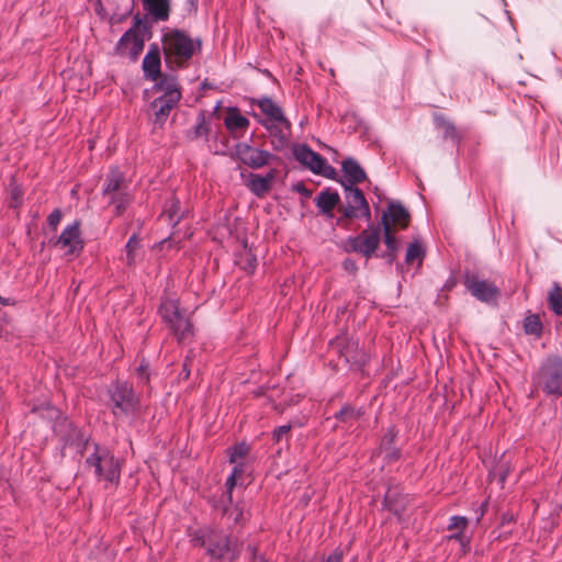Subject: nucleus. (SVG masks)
<instances>
[{
	"mask_svg": "<svg viewBox=\"0 0 562 562\" xmlns=\"http://www.w3.org/2000/svg\"><path fill=\"white\" fill-rule=\"evenodd\" d=\"M195 541L206 548L207 554L221 562H234L238 557V550L229 540L228 535L221 530H209L196 536Z\"/></svg>",
	"mask_w": 562,
	"mask_h": 562,
	"instance_id": "6",
	"label": "nucleus"
},
{
	"mask_svg": "<svg viewBox=\"0 0 562 562\" xmlns=\"http://www.w3.org/2000/svg\"><path fill=\"white\" fill-rule=\"evenodd\" d=\"M170 330L179 341H184L193 336V325L184 314L171 325Z\"/></svg>",
	"mask_w": 562,
	"mask_h": 562,
	"instance_id": "25",
	"label": "nucleus"
},
{
	"mask_svg": "<svg viewBox=\"0 0 562 562\" xmlns=\"http://www.w3.org/2000/svg\"><path fill=\"white\" fill-rule=\"evenodd\" d=\"M296 190H297L299 192L304 193V194H308V193H310L303 183L297 184V186H296Z\"/></svg>",
	"mask_w": 562,
	"mask_h": 562,
	"instance_id": "50",
	"label": "nucleus"
},
{
	"mask_svg": "<svg viewBox=\"0 0 562 562\" xmlns=\"http://www.w3.org/2000/svg\"><path fill=\"white\" fill-rule=\"evenodd\" d=\"M257 106L266 116L260 121L261 125L266 127L270 134L277 139L278 145L274 148L283 147L286 143V135L291 130V123L283 113V110L270 98H261L256 101Z\"/></svg>",
	"mask_w": 562,
	"mask_h": 562,
	"instance_id": "4",
	"label": "nucleus"
},
{
	"mask_svg": "<svg viewBox=\"0 0 562 562\" xmlns=\"http://www.w3.org/2000/svg\"><path fill=\"white\" fill-rule=\"evenodd\" d=\"M398 457L397 452L391 453L390 459H396Z\"/></svg>",
	"mask_w": 562,
	"mask_h": 562,
	"instance_id": "54",
	"label": "nucleus"
},
{
	"mask_svg": "<svg viewBox=\"0 0 562 562\" xmlns=\"http://www.w3.org/2000/svg\"><path fill=\"white\" fill-rule=\"evenodd\" d=\"M245 258H246L247 263L244 266V269L251 273L256 268L257 259L254 256H251L250 254H247L245 256Z\"/></svg>",
	"mask_w": 562,
	"mask_h": 562,
	"instance_id": "45",
	"label": "nucleus"
},
{
	"mask_svg": "<svg viewBox=\"0 0 562 562\" xmlns=\"http://www.w3.org/2000/svg\"><path fill=\"white\" fill-rule=\"evenodd\" d=\"M468 525V519L463 516H452L448 525L449 530H458L457 533L451 535L450 539L462 541L464 539L463 530Z\"/></svg>",
	"mask_w": 562,
	"mask_h": 562,
	"instance_id": "33",
	"label": "nucleus"
},
{
	"mask_svg": "<svg viewBox=\"0 0 562 562\" xmlns=\"http://www.w3.org/2000/svg\"><path fill=\"white\" fill-rule=\"evenodd\" d=\"M249 452V447L246 443H239L233 448L229 461L236 463L239 459H243Z\"/></svg>",
	"mask_w": 562,
	"mask_h": 562,
	"instance_id": "38",
	"label": "nucleus"
},
{
	"mask_svg": "<svg viewBox=\"0 0 562 562\" xmlns=\"http://www.w3.org/2000/svg\"><path fill=\"white\" fill-rule=\"evenodd\" d=\"M293 155L300 164L304 165L314 173L322 175L328 179H335V168L328 165L323 156L312 150L307 145L295 146Z\"/></svg>",
	"mask_w": 562,
	"mask_h": 562,
	"instance_id": "11",
	"label": "nucleus"
},
{
	"mask_svg": "<svg viewBox=\"0 0 562 562\" xmlns=\"http://www.w3.org/2000/svg\"><path fill=\"white\" fill-rule=\"evenodd\" d=\"M542 330V325L537 316H529L525 321V331L527 334L539 335Z\"/></svg>",
	"mask_w": 562,
	"mask_h": 562,
	"instance_id": "36",
	"label": "nucleus"
},
{
	"mask_svg": "<svg viewBox=\"0 0 562 562\" xmlns=\"http://www.w3.org/2000/svg\"><path fill=\"white\" fill-rule=\"evenodd\" d=\"M409 221V212L401 203L391 202L382 214L381 228H384V223H386L390 228L395 231L397 227L404 229L408 226Z\"/></svg>",
	"mask_w": 562,
	"mask_h": 562,
	"instance_id": "16",
	"label": "nucleus"
},
{
	"mask_svg": "<svg viewBox=\"0 0 562 562\" xmlns=\"http://www.w3.org/2000/svg\"><path fill=\"white\" fill-rule=\"evenodd\" d=\"M151 92L156 97L149 103V110L153 113L154 123L161 126L181 99L180 86L175 76L164 75L159 81L155 82Z\"/></svg>",
	"mask_w": 562,
	"mask_h": 562,
	"instance_id": "3",
	"label": "nucleus"
},
{
	"mask_svg": "<svg viewBox=\"0 0 562 562\" xmlns=\"http://www.w3.org/2000/svg\"><path fill=\"white\" fill-rule=\"evenodd\" d=\"M190 2L191 5H196L198 4V0H188Z\"/></svg>",
	"mask_w": 562,
	"mask_h": 562,
	"instance_id": "55",
	"label": "nucleus"
},
{
	"mask_svg": "<svg viewBox=\"0 0 562 562\" xmlns=\"http://www.w3.org/2000/svg\"><path fill=\"white\" fill-rule=\"evenodd\" d=\"M380 226H369L357 236H350L345 243L346 251L357 252L371 258L380 245Z\"/></svg>",
	"mask_w": 562,
	"mask_h": 562,
	"instance_id": "10",
	"label": "nucleus"
},
{
	"mask_svg": "<svg viewBox=\"0 0 562 562\" xmlns=\"http://www.w3.org/2000/svg\"><path fill=\"white\" fill-rule=\"evenodd\" d=\"M342 172L346 180H342L346 184L356 187L357 183H361L366 180L367 175L362 167L352 158H347L341 164Z\"/></svg>",
	"mask_w": 562,
	"mask_h": 562,
	"instance_id": "22",
	"label": "nucleus"
},
{
	"mask_svg": "<svg viewBox=\"0 0 562 562\" xmlns=\"http://www.w3.org/2000/svg\"><path fill=\"white\" fill-rule=\"evenodd\" d=\"M513 519H514L513 515L504 514L502 516V525L509 524L513 521Z\"/></svg>",
	"mask_w": 562,
	"mask_h": 562,
	"instance_id": "49",
	"label": "nucleus"
},
{
	"mask_svg": "<svg viewBox=\"0 0 562 562\" xmlns=\"http://www.w3.org/2000/svg\"><path fill=\"white\" fill-rule=\"evenodd\" d=\"M49 244L64 251L67 258H76L81 255L85 241L81 236L80 222L75 221L67 225L57 238H52Z\"/></svg>",
	"mask_w": 562,
	"mask_h": 562,
	"instance_id": "9",
	"label": "nucleus"
},
{
	"mask_svg": "<svg viewBox=\"0 0 562 562\" xmlns=\"http://www.w3.org/2000/svg\"><path fill=\"white\" fill-rule=\"evenodd\" d=\"M143 9L156 22H165L170 16V0H142Z\"/></svg>",
	"mask_w": 562,
	"mask_h": 562,
	"instance_id": "19",
	"label": "nucleus"
},
{
	"mask_svg": "<svg viewBox=\"0 0 562 562\" xmlns=\"http://www.w3.org/2000/svg\"><path fill=\"white\" fill-rule=\"evenodd\" d=\"M159 314L169 328H171V325L183 315L180 311L179 302L172 299H166L161 302Z\"/></svg>",
	"mask_w": 562,
	"mask_h": 562,
	"instance_id": "24",
	"label": "nucleus"
},
{
	"mask_svg": "<svg viewBox=\"0 0 562 562\" xmlns=\"http://www.w3.org/2000/svg\"><path fill=\"white\" fill-rule=\"evenodd\" d=\"M383 236H384V244L387 248L386 257L392 262L396 258V254L400 249V241L397 240L395 233L396 231L393 228H390L386 223H384Z\"/></svg>",
	"mask_w": 562,
	"mask_h": 562,
	"instance_id": "27",
	"label": "nucleus"
},
{
	"mask_svg": "<svg viewBox=\"0 0 562 562\" xmlns=\"http://www.w3.org/2000/svg\"><path fill=\"white\" fill-rule=\"evenodd\" d=\"M179 211H180V201L177 198L172 196L170 199V201L167 202V204L162 211V216L167 217L169 224H171L172 226H176L182 217V215H179Z\"/></svg>",
	"mask_w": 562,
	"mask_h": 562,
	"instance_id": "28",
	"label": "nucleus"
},
{
	"mask_svg": "<svg viewBox=\"0 0 562 562\" xmlns=\"http://www.w3.org/2000/svg\"><path fill=\"white\" fill-rule=\"evenodd\" d=\"M144 49V40L135 29L127 30L115 46L117 55L126 56L132 60H136Z\"/></svg>",
	"mask_w": 562,
	"mask_h": 562,
	"instance_id": "15",
	"label": "nucleus"
},
{
	"mask_svg": "<svg viewBox=\"0 0 562 562\" xmlns=\"http://www.w3.org/2000/svg\"><path fill=\"white\" fill-rule=\"evenodd\" d=\"M425 254L426 252L423 245L418 240H415L412 244H409L407 248L405 261L407 265H413L415 261H417V265L422 266V262L425 258Z\"/></svg>",
	"mask_w": 562,
	"mask_h": 562,
	"instance_id": "29",
	"label": "nucleus"
},
{
	"mask_svg": "<svg viewBox=\"0 0 562 562\" xmlns=\"http://www.w3.org/2000/svg\"><path fill=\"white\" fill-rule=\"evenodd\" d=\"M324 562H342V552L335 550L330 553Z\"/></svg>",
	"mask_w": 562,
	"mask_h": 562,
	"instance_id": "46",
	"label": "nucleus"
},
{
	"mask_svg": "<svg viewBox=\"0 0 562 562\" xmlns=\"http://www.w3.org/2000/svg\"><path fill=\"white\" fill-rule=\"evenodd\" d=\"M435 122L438 128L443 132V137L452 140L459 139V134L454 125L443 115H436Z\"/></svg>",
	"mask_w": 562,
	"mask_h": 562,
	"instance_id": "31",
	"label": "nucleus"
},
{
	"mask_svg": "<svg viewBox=\"0 0 562 562\" xmlns=\"http://www.w3.org/2000/svg\"><path fill=\"white\" fill-rule=\"evenodd\" d=\"M535 382L546 395L562 397V358L548 356L541 362Z\"/></svg>",
	"mask_w": 562,
	"mask_h": 562,
	"instance_id": "5",
	"label": "nucleus"
},
{
	"mask_svg": "<svg viewBox=\"0 0 562 562\" xmlns=\"http://www.w3.org/2000/svg\"><path fill=\"white\" fill-rule=\"evenodd\" d=\"M226 492L223 493L221 502H228L232 504V491L236 485V470H233L232 474L226 480Z\"/></svg>",
	"mask_w": 562,
	"mask_h": 562,
	"instance_id": "37",
	"label": "nucleus"
},
{
	"mask_svg": "<svg viewBox=\"0 0 562 562\" xmlns=\"http://www.w3.org/2000/svg\"><path fill=\"white\" fill-rule=\"evenodd\" d=\"M110 408L114 416L134 414L139 408V398L127 382L115 381L109 389Z\"/></svg>",
	"mask_w": 562,
	"mask_h": 562,
	"instance_id": "7",
	"label": "nucleus"
},
{
	"mask_svg": "<svg viewBox=\"0 0 562 562\" xmlns=\"http://www.w3.org/2000/svg\"><path fill=\"white\" fill-rule=\"evenodd\" d=\"M63 218V213L59 209L54 210L47 217V222L52 228H56Z\"/></svg>",
	"mask_w": 562,
	"mask_h": 562,
	"instance_id": "42",
	"label": "nucleus"
},
{
	"mask_svg": "<svg viewBox=\"0 0 562 562\" xmlns=\"http://www.w3.org/2000/svg\"><path fill=\"white\" fill-rule=\"evenodd\" d=\"M276 177V169H271L266 176L250 173L246 181V186L256 196L262 198L270 191Z\"/></svg>",
	"mask_w": 562,
	"mask_h": 562,
	"instance_id": "18",
	"label": "nucleus"
},
{
	"mask_svg": "<svg viewBox=\"0 0 562 562\" xmlns=\"http://www.w3.org/2000/svg\"><path fill=\"white\" fill-rule=\"evenodd\" d=\"M181 374H183L184 378H189L190 370L188 369L187 363L183 364Z\"/></svg>",
	"mask_w": 562,
	"mask_h": 562,
	"instance_id": "51",
	"label": "nucleus"
},
{
	"mask_svg": "<svg viewBox=\"0 0 562 562\" xmlns=\"http://www.w3.org/2000/svg\"><path fill=\"white\" fill-rule=\"evenodd\" d=\"M340 183L345 189L347 201V205L341 209L342 216L349 220L363 216L367 221H370L371 211L363 192L357 187L346 184L344 181H340Z\"/></svg>",
	"mask_w": 562,
	"mask_h": 562,
	"instance_id": "12",
	"label": "nucleus"
},
{
	"mask_svg": "<svg viewBox=\"0 0 562 562\" xmlns=\"http://www.w3.org/2000/svg\"><path fill=\"white\" fill-rule=\"evenodd\" d=\"M140 247V240L139 238L137 237L136 234H133L126 245H125V250H126V263L128 266H133L135 263V251Z\"/></svg>",
	"mask_w": 562,
	"mask_h": 562,
	"instance_id": "35",
	"label": "nucleus"
},
{
	"mask_svg": "<svg viewBox=\"0 0 562 562\" xmlns=\"http://www.w3.org/2000/svg\"><path fill=\"white\" fill-rule=\"evenodd\" d=\"M548 302L551 310L559 316H562V288L554 282L548 294Z\"/></svg>",
	"mask_w": 562,
	"mask_h": 562,
	"instance_id": "30",
	"label": "nucleus"
},
{
	"mask_svg": "<svg viewBox=\"0 0 562 562\" xmlns=\"http://www.w3.org/2000/svg\"><path fill=\"white\" fill-rule=\"evenodd\" d=\"M407 504V497L403 496L398 488L390 487L384 496V506L393 512L395 515L400 516Z\"/></svg>",
	"mask_w": 562,
	"mask_h": 562,
	"instance_id": "23",
	"label": "nucleus"
},
{
	"mask_svg": "<svg viewBox=\"0 0 562 562\" xmlns=\"http://www.w3.org/2000/svg\"><path fill=\"white\" fill-rule=\"evenodd\" d=\"M22 203V192L19 188L14 187L11 189V207H18Z\"/></svg>",
	"mask_w": 562,
	"mask_h": 562,
	"instance_id": "43",
	"label": "nucleus"
},
{
	"mask_svg": "<svg viewBox=\"0 0 562 562\" xmlns=\"http://www.w3.org/2000/svg\"><path fill=\"white\" fill-rule=\"evenodd\" d=\"M509 472V467L506 463H501L493 469V475L498 476L499 482L504 483Z\"/></svg>",
	"mask_w": 562,
	"mask_h": 562,
	"instance_id": "41",
	"label": "nucleus"
},
{
	"mask_svg": "<svg viewBox=\"0 0 562 562\" xmlns=\"http://www.w3.org/2000/svg\"><path fill=\"white\" fill-rule=\"evenodd\" d=\"M224 124L232 135L238 136L239 133H244L248 128L250 122L240 114L237 108H229L224 119Z\"/></svg>",
	"mask_w": 562,
	"mask_h": 562,
	"instance_id": "20",
	"label": "nucleus"
},
{
	"mask_svg": "<svg viewBox=\"0 0 562 562\" xmlns=\"http://www.w3.org/2000/svg\"><path fill=\"white\" fill-rule=\"evenodd\" d=\"M340 357L351 366L360 367L366 363L367 357L362 350L358 349V345L352 342L348 345L342 351Z\"/></svg>",
	"mask_w": 562,
	"mask_h": 562,
	"instance_id": "26",
	"label": "nucleus"
},
{
	"mask_svg": "<svg viewBox=\"0 0 562 562\" xmlns=\"http://www.w3.org/2000/svg\"><path fill=\"white\" fill-rule=\"evenodd\" d=\"M344 267H345L346 270H349V271H356L357 270L356 263L351 259H346L344 261Z\"/></svg>",
	"mask_w": 562,
	"mask_h": 562,
	"instance_id": "47",
	"label": "nucleus"
},
{
	"mask_svg": "<svg viewBox=\"0 0 562 562\" xmlns=\"http://www.w3.org/2000/svg\"><path fill=\"white\" fill-rule=\"evenodd\" d=\"M127 189L128 184L123 172L119 168L111 169L106 176L102 192L109 199V203L115 206L117 215L125 211L131 201Z\"/></svg>",
	"mask_w": 562,
	"mask_h": 562,
	"instance_id": "8",
	"label": "nucleus"
},
{
	"mask_svg": "<svg viewBox=\"0 0 562 562\" xmlns=\"http://www.w3.org/2000/svg\"><path fill=\"white\" fill-rule=\"evenodd\" d=\"M161 43L166 63L179 68L187 66L202 46L200 38H192L181 30H169L164 33Z\"/></svg>",
	"mask_w": 562,
	"mask_h": 562,
	"instance_id": "2",
	"label": "nucleus"
},
{
	"mask_svg": "<svg viewBox=\"0 0 562 562\" xmlns=\"http://www.w3.org/2000/svg\"><path fill=\"white\" fill-rule=\"evenodd\" d=\"M340 196L337 191L326 189L318 193L315 199L316 206L319 212L333 217V210L339 204Z\"/></svg>",
	"mask_w": 562,
	"mask_h": 562,
	"instance_id": "21",
	"label": "nucleus"
},
{
	"mask_svg": "<svg viewBox=\"0 0 562 562\" xmlns=\"http://www.w3.org/2000/svg\"><path fill=\"white\" fill-rule=\"evenodd\" d=\"M160 67L161 58L159 46L157 44H151L143 59L144 75L150 80L157 82L164 77L161 76Z\"/></svg>",
	"mask_w": 562,
	"mask_h": 562,
	"instance_id": "17",
	"label": "nucleus"
},
{
	"mask_svg": "<svg viewBox=\"0 0 562 562\" xmlns=\"http://www.w3.org/2000/svg\"><path fill=\"white\" fill-rule=\"evenodd\" d=\"M0 304L1 305H10V299H4L0 295Z\"/></svg>",
	"mask_w": 562,
	"mask_h": 562,
	"instance_id": "52",
	"label": "nucleus"
},
{
	"mask_svg": "<svg viewBox=\"0 0 562 562\" xmlns=\"http://www.w3.org/2000/svg\"><path fill=\"white\" fill-rule=\"evenodd\" d=\"M361 409H356L352 406H344L337 414L336 418L340 419L344 423H348L352 425L355 422H357L360 416L362 415Z\"/></svg>",
	"mask_w": 562,
	"mask_h": 562,
	"instance_id": "34",
	"label": "nucleus"
},
{
	"mask_svg": "<svg viewBox=\"0 0 562 562\" xmlns=\"http://www.w3.org/2000/svg\"><path fill=\"white\" fill-rule=\"evenodd\" d=\"M461 543L464 547L465 544H469V541H465V543H464L463 540H462Z\"/></svg>",
	"mask_w": 562,
	"mask_h": 562,
	"instance_id": "56",
	"label": "nucleus"
},
{
	"mask_svg": "<svg viewBox=\"0 0 562 562\" xmlns=\"http://www.w3.org/2000/svg\"><path fill=\"white\" fill-rule=\"evenodd\" d=\"M216 507H221L223 515L227 516L234 524H239L244 519L243 508L238 505L232 506L228 502H221Z\"/></svg>",
	"mask_w": 562,
	"mask_h": 562,
	"instance_id": "32",
	"label": "nucleus"
},
{
	"mask_svg": "<svg viewBox=\"0 0 562 562\" xmlns=\"http://www.w3.org/2000/svg\"><path fill=\"white\" fill-rule=\"evenodd\" d=\"M291 430V425L288 424V425H282V426H279L277 427L273 432H272V439L276 441V442H280L285 436L289 435Z\"/></svg>",
	"mask_w": 562,
	"mask_h": 562,
	"instance_id": "40",
	"label": "nucleus"
},
{
	"mask_svg": "<svg viewBox=\"0 0 562 562\" xmlns=\"http://www.w3.org/2000/svg\"><path fill=\"white\" fill-rule=\"evenodd\" d=\"M486 507H487V502H484L480 505V507H479L480 514L477 516V521L483 517L484 513L486 512Z\"/></svg>",
	"mask_w": 562,
	"mask_h": 562,
	"instance_id": "48",
	"label": "nucleus"
},
{
	"mask_svg": "<svg viewBox=\"0 0 562 562\" xmlns=\"http://www.w3.org/2000/svg\"><path fill=\"white\" fill-rule=\"evenodd\" d=\"M66 443L75 446L81 454L89 453L86 458V465L93 469L97 480L104 482L105 487L116 486L120 483V460L106 447L90 442L77 427H71Z\"/></svg>",
	"mask_w": 562,
	"mask_h": 562,
	"instance_id": "1",
	"label": "nucleus"
},
{
	"mask_svg": "<svg viewBox=\"0 0 562 562\" xmlns=\"http://www.w3.org/2000/svg\"><path fill=\"white\" fill-rule=\"evenodd\" d=\"M464 284L474 297L485 303L495 301L499 293L493 283L482 280L475 274H467Z\"/></svg>",
	"mask_w": 562,
	"mask_h": 562,
	"instance_id": "14",
	"label": "nucleus"
},
{
	"mask_svg": "<svg viewBox=\"0 0 562 562\" xmlns=\"http://www.w3.org/2000/svg\"><path fill=\"white\" fill-rule=\"evenodd\" d=\"M138 382L140 384L149 383V364L145 360H142L138 368L136 369Z\"/></svg>",
	"mask_w": 562,
	"mask_h": 562,
	"instance_id": "39",
	"label": "nucleus"
},
{
	"mask_svg": "<svg viewBox=\"0 0 562 562\" xmlns=\"http://www.w3.org/2000/svg\"><path fill=\"white\" fill-rule=\"evenodd\" d=\"M235 151L239 161L252 169L262 168L276 158L270 151L252 147L246 143H238Z\"/></svg>",
	"mask_w": 562,
	"mask_h": 562,
	"instance_id": "13",
	"label": "nucleus"
},
{
	"mask_svg": "<svg viewBox=\"0 0 562 562\" xmlns=\"http://www.w3.org/2000/svg\"><path fill=\"white\" fill-rule=\"evenodd\" d=\"M234 470H236V477H237L241 473V468H240V465H236L234 468Z\"/></svg>",
	"mask_w": 562,
	"mask_h": 562,
	"instance_id": "53",
	"label": "nucleus"
},
{
	"mask_svg": "<svg viewBox=\"0 0 562 562\" xmlns=\"http://www.w3.org/2000/svg\"><path fill=\"white\" fill-rule=\"evenodd\" d=\"M194 132H195V135H196L198 137H200V136H203V135L207 134V132H209V126H207V124H206L205 119H204V116H203V115H201V116H200V121H199V123L196 124V126H195V131H194Z\"/></svg>",
	"mask_w": 562,
	"mask_h": 562,
	"instance_id": "44",
	"label": "nucleus"
}]
</instances>
